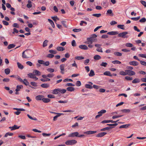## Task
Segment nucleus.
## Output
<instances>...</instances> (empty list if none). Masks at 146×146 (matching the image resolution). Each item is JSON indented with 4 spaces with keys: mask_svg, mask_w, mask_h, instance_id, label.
Listing matches in <instances>:
<instances>
[{
    "mask_svg": "<svg viewBox=\"0 0 146 146\" xmlns=\"http://www.w3.org/2000/svg\"><path fill=\"white\" fill-rule=\"evenodd\" d=\"M74 90V88L72 87H68L67 88V90L70 92L73 91Z\"/></svg>",
    "mask_w": 146,
    "mask_h": 146,
    "instance_id": "obj_19",
    "label": "nucleus"
},
{
    "mask_svg": "<svg viewBox=\"0 0 146 146\" xmlns=\"http://www.w3.org/2000/svg\"><path fill=\"white\" fill-rule=\"evenodd\" d=\"M130 125V124H125V125H121L119 127V128H127L129 127V126Z\"/></svg>",
    "mask_w": 146,
    "mask_h": 146,
    "instance_id": "obj_21",
    "label": "nucleus"
},
{
    "mask_svg": "<svg viewBox=\"0 0 146 146\" xmlns=\"http://www.w3.org/2000/svg\"><path fill=\"white\" fill-rule=\"evenodd\" d=\"M5 72L7 75L9 74L10 72V70L9 68L5 69L4 70Z\"/></svg>",
    "mask_w": 146,
    "mask_h": 146,
    "instance_id": "obj_32",
    "label": "nucleus"
},
{
    "mask_svg": "<svg viewBox=\"0 0 146 146\" xmlns=\"http://www.w3.org/2000/svg\"><path fill=\"white\" fill-rule=\"evenodd\" d=\"M81 30H82L81 29H74L72 30V31L75 32H78L80 31Z\"/></svg>",
    "mask_w": 146,
    "mask_h": 146,
    "instance_id": "obj_55",
    "label": "nucleus"
},
{
    "mask_svg": "<svg viewBox=\"0 0 146 146\" xmlns=\"http://www.w3.org/2000/svg\"><path fill=\"white\" fill-rule=\"evenodd\" d=\"M74 85L71 83H68L66 84V86H74Z\"/></svg>",
    "mask_w": 146,
    "mask_h": 146,
    "instance_id": "obj_56",
    "label": "nucleus"
},
{
    "mask_svg": "<svg viewBox=\"0 0 146 146\" xmlns=\"http://www.w3.org/2000/svg\"><path fill=\"white\" fill-rule=\"evenodd\" d=\"M128 33V32L127 31L123 32L118 34V36L119 37H121L123 38H128V36L126 35Z\"/></svg>",
    "mask_w": 146,
    "mask_h": 146,
    "instance_id": "obj_2",
    "label": "nucleus"
},
{
    "mask_svg": "<svg viewBox=\"0 0 146 146\" xmlns=\"http://www.w3.org/2000/svg\"><path fill=\"white\" fill-rule=\"evenodd\" d=\"M125 72H126L127 75H128L129 76H133L135 74V72L132 70H125Z\"/></svg>",
    "mask_w": 146,
    "mask_h": 146,
    "instance_id": "obj_4",
    "label": "nucleus"
},
{
    "mask_svg": "<svg viewBox=\"0 0 146 146\" xmlns=\"http://www.w3.org/2000/svg\"><path fill=\"white\" fill-rule=\"evenodd\" d=\"M66 89H61L60 88H59V92H60V93L62 94H64L66 92Z\"/></svg>",
    "mask_w": 146,
    "mask_h": 146,
    "instance_id": "obj_46",
    "label": "nucleus"
},
{
    "mask_svg": "<svg viewBox=\"0 0 146 146\" xmlns=\"http://www.w3.org/2000/svg\"><path fill=\"white\" fill-rule=\"evenodd\" d=\"M27 116L29 119H30L32 120H35V121H36L37 120V119L36 117L33 118L31 116H30L29 114H28L27 115Z\"/></svg>",
    "mask_w": 146,
    "mask_h": 146,
    "instance_id": "obj_48",
    "label": "nucleus"
},
{
    "mask_svg": "<svg viewBox=\"0 0 146 146\" xmlns=\"http://www.w3.org/2000/svg\"><path fill=\"white\" fill-rule=\"evenodd\" d=\"M107 134V133L106 132H101L100 133L98 134L96 136V137H102L104 136L105 135Z\"/></svg>",
    "mask_w": 146,
    "mask_h": 146,
    "instance_id": "obj_10",
    "label": "nucleus"
},
{
    "mask_svg": "<svg viewBox=\"0 0 146 146\" xmlns=\"http://www.w3.org/2000/svg\"><path fill=\"white\" fill-rule=\"evenodd\" d=\"M13 135V133H10V132H7L6 133L5 136V137H7L8 136H12Z\"/></svg>",
    "mask_w": 146,
    "mask_h": 146,
    "instance_id": "obj_35",
    "label": "nucleus"
},
{
    "mask_svg": "<svg viewBox=\"0 0 146 146\" xmlns=\"http://www.w3.org/2000/svg\"><path fill=\"white\" fill-rule=\"evenodd\" d=\"M17 66L21 70H22L24 68L23 66L19 62L17 63Z\"/></svg>",
    "mask_w": 146,
    "mask_h": 146,
    "instance_id": "obj_14",
    "label": "nucleus"
},
{
    "mask_svg": "<svg viewBox=\"0 0 146 146\" xmlns=\"http://www.w3.org/2000/svg\"><path fill=\"white\" fill-rule=\"evenodd\" d=\"M49 52L50 53L52 54H56L57 52L56 50H49Z\"/></svg>",
    "mask_w": 146,
    "mask_h": 146,
    "instance_id": "obj_49",
    "label": "nucleus"
},
{
    "mask_svg": "<svg viewBox=\"0 0 146 146\" xmlns=\"http://www.w3.org/2000/svg\"><path fill=\"white\" fill-rule=\"evenodd\" d=\"M20 126H18L17 125H15L12 127H10L9 128L11 129V131H13L19 128Z\"/></svg>",
    "mask_w": 146,
    "mask_h": 146,
    "instance_id": "obj_7",
    "label": "nucleus"
},
{
    "mask_svg": "<svg viewBox=\"0 0 146 146\" xmlns=\"http://www.w3.org/2000/svg\"><path fill=\"white\" fill-rule=\"evenodd\" d=\"M40 86L43 88H47L49 86V84H43L41 85Z\"/></svg>",
    "mask_w": 146,
    "mask_h": 146,
    "instance_id": "obj_20",
    "label": "nucleus"
},
{
    "mask_svg": "<svg viewBox=\"0 0 146 146\" xmlns=\"http://www.w3.org/2000/svg\"><path fill=\"white\" fill-rule=\"evenodd\" d=\"M121 111L124 113H128L130 112V110L129 109H124L121 110Z\"/></svg>",
    "mask_w": 146,
    "mask_h": 146,
    "instance_id": "obj_31",
    "label": "nucleus"
},
{
    "mask_svg": "<svg viewBox=\"0 0 146 146\" xmlns=\"http://www.w3.org/2000/svg\"><path fill=\"white\" fill-rule=\"evenodd\" d=\"M79 48L84 50H87L88 48L87 46L85 45H81L79 46Z\"/></svg>",
    "mask_w": 146,
    "mask_h": 146,
    "instance_id": "obj_8",
    "label": "nucleus"
},
{
    "mask_svg": "<svg viewBox=\"0 0 146 146\" xmlns=\"http://www.w3.org/2000/svg\"><path fill=\"white\" fill-rule=\"evenodd\" d=\"M119 74L120 75L123 76H125L127 75L126 72H125H125L123 71H120L119 72Z\"/></svg>",
    "mask_w": 146,
    "mask_h": 146,
    "instance_id": "obj_34",
    "label": "nucleus"
},
{
    "mask_svg": "<svg viewBox=\"0 0 146 146\" xmlns=\"http://www.w3.org/2000/svg\"><path fill=\"white\" fill-rule=\"evenodd\" d=\"M140 2L145 7H146V2L145 1L141 0L140 1Z\"/></svg>",
    "mask_w": 146,
    "mask_h": 146,
    "instance_id": "obj_59",
    "label": "nucleus"
},
{
    "mask_svg": "<svg viewBox=\"0 0 146 146\" xmlns=\"http://www.w3.org/2000/svg\"><path fill=\"white\" fill-rule=\"evenodd\" d=\"M40 80L43 82H47L50 81V79L48 78H46L45 79L42 78L40 79Z\"/></svg>",
    "mask_w": 146,
    "mask_h": 146,
    "instance_id": "obj_51",
    "label": "nucleus"
},
{
    "mask_svg": "<svg viewBox=\"0 0 146 146\" xmlns=\"http://www.w3.org/2000/svg\"><path fill=\"white\" fill-rule=\"evenodd\" d=\"M108 35H115L118 34V33L117 31H110L107 33Z\"/></svg>",
    "mask_w": 146,
    "mask_h": 146,
    "instance_id": "obj_13",
    "label": "nucleus"
},
{
    "mask_svg": "<svg viewBox=\"0 0 146 146\" xmlns=\"http://www.w3.org/2000/svg\"><path fill=\"white\" fill-rule=\"evenodd\" d=\"M15 46V45H14V44H10L7 47V48L8 49H10L11 48H14Z\"/></svg>",
    "mask_w": 146,
    "mask_h": 146,
    "instance_id": "obj_30",
    "label": "nucleus"
},
{
    "mask_svg": "<svg viewBox=\"0 0 146 146\" xmlns=\"http://www.w3.org/2000/svg\"><path fill=\"white\" fill-rule=\"evenodd\" d=\"M101 57L98 55H96L94 56V58L95 60H99L101 58Z\"/></svg>",
    "mask_w": 146,
    "mask_h": 146,
    "instance_id": "obj_27",
    "label": "nucleus"
},
{
    "mask_svg": "<svg viewBox=\"0 0 146 146\" xmlns=\"http://www.w3.org/2000/svg\"><path fill=\"white\" fill-rule=\"evenodd\" d=\"M125 79L128 80H131L133 79L132 77L129 76H126L125 77Z\"/></svg>",
    "mask_w": 146,
    "mask_h": 146,
    "instance_id": "obj_53",
    "label": "nucleus"
},
{
    "mask_svg": "<svg viewBox=\"0 0 146 146\" xmlns=\"http://www.w3.org/2000/svg\"><path fill=\"white\" fill-rule=\"evenodd\" d=\"M140 63L143 65L146 66V62L142 60H140Z\"/></svg>",
    "mask_w": 146,
    "mask_h": 146,
    "instance_id": "obj_61",
    "label": "nucleus"
},
{
    "mask_svg": "<svg viewBox=\"0 0 146 146\" xmlns=\"http://www.w3.org/2000/svg\"><path fill=\"white\" fill-rule=\"evenodd\" d=\"M108 64L106 62H102L100 64V66H103L104 67H106L107 65Z\"/></svg>",
    "mask_w": 146,
    "mask_h": 146,
    "instance_id": "obj_54",
    "label": "nucleus"
},
{
    "mask_svg": "<svg viewBox=\"0 0 146 146\" xmlns=\"http://www.w3.org/2000/svg\"><path fill=\"white\" fill-rule=\"evenodd\" d=\"M50 101V99L47 98H44L43 99L42 101L44 103H47L49 102Z\"/></svg>",
    "mask_w": 146,
    "mask_h": 146,
    "instance_id": "obj_23",
    "label": "nucleus"
},
{
    "mask_svg": "<svg viewBox=\"0 0 146 146\" xmlns=\"http://www.w3.org/2000/svg\"><path fill=\"white\" fill-rule=\"evenodd\" d=\"M54 56V55L53 54H48L46 56L47 57L49 58H52Z\"/></svg>",
    "mask_w": 146,
    "mask_h": 146,
    "instance_id": "obj_52",
    "label": "nucleus"
},
{
    "mask_svg": "<svg viewBox=\"0 0 146 146\" xmlns=\"http://www.w3.org/2000/svg\"><path fill=\"white\" fill-rule=\"evenodd\" d=\"M140 57L142 58H146V54H139Z\"/></svg>",
    "mask_w": 146,
    "mask_h": 146,
    "instance_id": "obj_64",
    "label": "nucleus"
},
{
    "mask_svg": "<svg viewBox=\"0 0 146 146\" xmlns=\"http://www.w3.org/2000/svg\"><path fill=\"white\" fill-rule=\"evenodd\" d=\"M140 82L139 79L138 78H135L134 79L132 82V83L133 84H136L137 83H139Z\"/></svg>",
    "mask_w": 146,
    "mask_h": 146,
    "instance_id": "obj_22",
    "label": "nucleus"
},
{
    "mask_svg": "<svg viewBox=\"0 0 146 146\" xmlns=\"http://www.w3.org/2000/svg\"><path fill=\"white\" fill-rule=\"evenodd\" d=\"M57 50L58 51H63L65 50V48L63 47L60 46L57 47L56 48Z\"/></svg>",
    "mask_w": 146,
    "mask_h": 146,
    "instance_id": "obj_25",
    "label": "nucleus"
},
{
    "mask_svg": "<svg viewBox=\"0 0 146 146\" xmlns=\"http://www.w3.org/2000/svg\"><path fill=\"white\" fill-rule=\"evenodd\" d=\"M112 120H105L102 121L101 122V123H108L109 122H111L112 123Z\"/></svg>",
    "mask_w": 146,
    "mask_h": 146,
    "instance_id": "obj_43",
    "label": "nucleus"
},
{
    "mask_svg": "<svg viewBox=\"0 0 146 146\" xmlns=\"http://www.w3.org/2000/svg\"><path fill=\"white\" fill-rule=\"evenodd\" d=\"M102 15L100 13H96V14H92V15L93 16L95 17L98 18L100 17Z\"/></svg>",
    "mask_w": 146,
    "mask_h": 146,
    "instance_id": "obj_36",
    "label": "nucleus"
},
{
    "mask_svg": "<svg viewBox=\"0 0 146 146\" xmlns=\"http://www.w3.org/2000/svg\"><path fill=\"white\" fill-rule=\"evenodd\" d=\"M28 77L31 78H33L35 76L32 73H29L28 74Z\"/></svg>",
    "mask_w": 146,
    "mask_h": 146,
    "instance_id": "obj_42",
    "label": "nucleus"
},
{
    "mask_svg": "<svg viewBox=\"0 0 146 146\" xmlns=\"http://www.w3.org/2000/svg\"><path fill=\"white\" fill-rule=\"evenodd\" d=\"M31 84L33 86L36 87L37 86V83L35 82H31Z\"/></svg>",
    "mask_w": 146,
    "mask_h": 146,
    "instance_id": "obj_63",
    "label": "nucleus"
},
{
    "mask_svg": "<svg viewBox=\"0 0 146 146\" xmlns=\"http://www.w3.org/2000/svg\"><path fill=\"white\" fill-rule=\"evenodd\" d=\"M3 23L5 25L7 26L9 25V23L8 22L6 21H2Z\"/></svg>",
    "mask_w": 146,
    "mask_h": 146,
    "instance_id": "obj_62",
    "label": "nucleus"
},
{
    "mask_svg": "<svg viewBox=\"0 0 146 146\" xmlns=\"http://www.w3.org/2000/svg\"><path fill=\"white\" fill-rule=\"evenodd\" d=\"M104 74L105 75H106L110 76H112V75L111 74V73L109 71H106L104 73Z\"/></svg>",
    "mask_w": 146,
    "mask_h": 146,
    "instance_id": "obj_16",
    "label": "nucleus"
},
{
    "mask_svg": "<svg viewBox=\"0 0 146 146\" xmlns=\"http://www.w3.org/2000/svg\"><path fill=\"white\" fill-rule=\"evenodd\" d=\"M23 86L22 85H17L16 87V88L15 91L17 92L19 91L21 88H23Z\"/></svg>",
    "mask_w": 146,
    "mask_h": 146,
    "instance_id": "obj_15",
    "label": "nucleus"
},
{
    "mask_svg": "<svg viewBox=\"0 0 146 146\" xmlns=\"http://www.w3.org/2000/svg\"><path fill=\"white\" fill-rule=\"evenodd\" d=\"M114 54L117 56H121L122 55V53L118 52H115L114 53Z\"/></svg>",
    "mask_w": 146,
    "mask_h": 146,
    "instance_id": "obj_40",
    "label": "nucleus"
},
{
    "mask_svg": "<svg viewBox=\"0 0 146 146\" xmlns=\"http://www.w3.org/2000/svg\"><path fill=\"white\" fill-rule=\"evenodd\" d=\"M146 21V19L144 17L142 18L139 20V22L141 23H145Z\"/></svg>",
    "mask_w": 146,
    "mask_h": 146,
    "instance_id": "obj_45",
    "label": "nucleus"
},
{
    "mask_svg": "<svg viewBox=\"0 0 146 146\" xmlns=\"http://www.w3.org/2000/svg\"><path fill=\"white\" fill-rule=\"evenodd\" d=\"M72 45L73 46H76V43L74 40H73L72 41Z\"/></svg>",
    "mask_w": 146,
    "mask_h": 146,
    "instance_id": "obj_60",
    "label": "nucleus"
},
{
    "mask_svg": "<svg viewBox=\"0 0 146 146\" xmlns=\"http://www.w3.org/2000/svg\"><path fill=\"white\" fill-rule=\"evenodd\" d=\"M114 127H105V128H104L101 129L100 130V131H105L107 130H108V129H112Z\"/></svg>",
    "mask_w": 146,
    "mask_h": 146,
    "instance_id": "obj_17",
    "label": "nucleus"
},
{
    "mask_svg": "<svg viewBox=\"0 0 146 146\" xmlns=\"http://www.w3.org/2000/svg\"><path fill=\"white\" fill-rule=\"evenodd\" d=\"M79 133L78 132H74L70 134L68 137H78Z\"/></svg>",
    "mask_w": 146,
    "mask_h": 146,
    "instance_id": "obj_5",
    "label": "nucleus"
},
{
    "mask_svg": "<svg viewBox=\"0 0 146 146\" xmlns=\"http://www.w3.org/2000/svg\"><path fill=\"white\" fill-rule=\"evenodd\" d=\"M28 50L27 49L25 51L23 52L22 53V57L24 58H29L25 54V51H27Z\"/></svg>",
    "mask_w": 146,
    "mask_h": 146,
    "instance_id": "obj_29",
    "label": "nucleus"
},
{
    "mask_svg": "<svg viewBox=\"0 0 146 146\" xmlns=\"http://www.w3.org/2000/svg\"><path fill=\"white\" fill-rule=\"evenodd\" d=\"M13 27H14L19 28V25L17 23H14L13 25Z\"/></svg>",
    "mask_w": 146,
    "mask_h": 146,
    "instance_id": "obj_57",
    "label": "nucleus"
},
{
    "mask_svg": "<svg viewBox=\"0 0 146 146\" xmlns=\"http://www.w3.org/2000/svg\"><path fill=\"white\" fill-rule=\"evenodd\" d=\"M64 67L65 65L63 64H61L60 66V68L61 70L60 73L62 74H64Z\"/></svg>",
    "mask_w": 146,
    "mask_h": 146,
    "instance_id": "obj_6",
    "label": "nucleus"
},
{
    "mask_svg": "<svg viewBox=\"0 0 146 146\" xmlns=\"http://www.w3.org/2000/svg\"><path fill=\"white\" fill-rule=\"evenodd\" d=\"M47 70L49 72L52 73L54 72V70L53 68H48L47 69Z\"/></svg>",
    "mask_w": 146,
    "mask_h": 146,
    "instance_id": "obj_47",
    "label": "nucleus"
},
{
    "mask_svg": "<svg viewBox=\"0 0 146 146\" xmlns=\"http://www.w3.org/2000/svg\"><path fill=\"white\" fill-rule=\"evenodd\" d=\"M22 82L26 86L29 85V83L26 79H24Z\"/></svg>",
    "mask_w": 146,
    "mask_h": 146,
    "instance_id": "obj_33",
    "label": "nucleus"
},
{
    "mask_svg": "<svg viewBox=\"0 0 146 146\" xmlns=\"http://www.w3.org/2000/svg\"><path fill=\"white\" fill-rule=\"evenodd\" d=\"M129 64L130 65L133 66H137L139 64L137 62L135 61L130 62H129Z\"/></svg>",
    "mask_w": 146,
    "mask_h": 146,
    "instance_id": "obj_11",
    "label": "nucleus"
},
{
    "mask_svg": "<svg viewBox=\"0 0 146 146\" xmlns=\"http://www.w3.org/2000/svg\"><path fill=\"white\" fill-rule=\"evenodd\" d=\"M48 40H45L43 42V47H45L47 45V43L48 42Z\"/></svg>",
    "mask_w": 146,
    "mask_h": 146,
    "instance_id": "obj_38",
    "label": "nucleus"
},
{
    "mask_svg": "<svg viewBox=\"0 0 146 146\" xmlns=\"http://www.w3.org/2000/svg\"><path fill=\"white\" fill-rule=\"evenodd\" d=\"M33 73L38 76H40L41 75L40 72L37 70H35L33 71Z\"/></svg>",
    "mask_w": 146,
    "mask_h": 146,
    "instance_id": "obj_18",
    "label": "nucleus"
},
{
    "mask_svg": "<svg viewBox=\"0 0 146 146\" xmlns=\"http://www.w3.org/2000/svg\"><path fill=\"white\" fill-rule=\"evenodd\" d=\"M85 87L86 88L89 89H92L93 88V87L92 85L89 84H86L85 85Z\"/></svg>",
    "mask_w": 146,
    "mask_h": 146,
    "instance_id": "obj_41",
    "label": "nucleus"
},
{
    "mask_svg": "<svg viewBox=\"0 0 146 146\" xmlns=\"http://www.w3.org/2000/svg\"><path fill=\"white\" fill-rule=\"evenodd\" d=\"M75 58L78 60H80L83 59H84V57L82 56H77L75 57Z\"/></svg>",
    "mask_w": 146,
    "mask_h": 146,
    "instance_id": "obj_58",
    "label": "nucleus"
},
{
    "mask_svg": "<svg viewBox=\"0 0 146 146\" xmlns=\"http://www.w3.org/2000/svg\"><path fill=\"white\" fill-rule=\"evenodd\" d=\"M59 88L55 89L53 90V93L54 94H57L59 92Z\"/></svg>",
    "mask_w": 146,
    "mask_h": 146,
    "instance_id": "obj_28",
    "label": "nucleus"
},
{
    "mask_svg": "<svg viewBox=\"0 0 146 146\" xmlns=\"http://www.w3.org/2000/svg\"><path fill=\"white\" fill-rule=\"evenodd\" d=\"M97 132V131H88L86 132H85L84 133L89 135V134H93L95 133H96Z\"/></svg>",
    "mask_w": 146,
    "mask_h": 146,
    "instance_id": "obj_12",
    "label": "nucleus"
},
{
    "mask_svg": "<svg viewBox=\"0 0 146 146\" xmlns=\"http://www.w3.org/2000/svg\"><path fill=\"white\" fill-rule=\"evenodd\" d=\"M125 46L127 47H132L133 46V44L130 43H127L125 44Z\"/></svg>",
    "mask_w": 146,
    "mask_h": 146,
    "instance_id": "obj_39",
    "label": "nucleus"
},
{
    "mask_svg": "<svg viewBox=\"0 0 146 146\" xmlns=\"http://www.w3.org/2000/svg\"><path fill=\"white\" fill-rule=\"evenodd\" d=\"M112 63L113 64H120L121 62L119 61L118 60H115L112 61Z\"/></svg>",
    "mask_w": 146,
    "mask_h": 146,
    "instance_id": "obj_44",
    "label": "nucleus"
},
{
    "mask_svg": "<svg viewBox=\"0 0 146 146\" xmlns=\"http://www.w3.org/2000/svg\"><path fill=\"white\" fill-rule=\"evenodd\" d=\"M106 112V110H102L98 112V114H102L105 113Z\"/></svg>",
    "mask_w": 146,
    "mask_h": 146,
    "instance_id": "obj_50",
    "label": "nucleus"
},
{
    "mask_svg": "<svg viewBox=\"0 0 146 146\" xmlns=\"http://www.w3.org/2000/svg\"><path fill=\"white\" fill-rule=\"evenodd\" d=\"M87 42H86V44H92L93 42L96 41L97 40L96 38H93L91 36L90 37L88 38H87Z\"/></svg>",
    "mask_w": 146,
    "mask_h": 146,
    "instance_id": "obj_1",
    "label": "nucleus"
},
{
    "mask_svg": "<svg viewBox=\"0 0 146 146\" xmlns=\"http://www.w3.org/2000/svg\"><path fill=\"white\" fill-rule=\"evenodd\" d=\"M95 75V73L94 70H91L90 71V72L89 74V76L90 77H92L94 76Z\"/></svg>",
    "mask_w": 146,
    "mask_h": 146,
    "instance_id": "obj_24",
    "label": "nucleus"
},
{
    "mask_svg": "<svg viewBox=\"0 0 146 146\" xmlns=\"http://www.w3.org/2000/svg\"><path fill=\"white\" fill-rule=\"evenodd\" d=\"M117 27L119 29H121L124 30V25H119L117 26Z\"/></svg>",
    "mask_w": 146,
    "mask_h": 146,
    "instance_id": "obj_37",
    "label": "nucleus"
},
{
    "mask_svg": "<svg viewBox=\"0 0 146 146\" xmlns=\"http://www.w3.org/2000/svg\"><path fill=\"white\" fill-rule=\"evenodd\" d=\"M44 97V96L42 95H39L36 96V99L37 100H42Z\"/></svg>",
    "mask_w": 146,
    "mask_h": 146,
    "instance_id": "obj_9",
    "label": "nucleus"
},
{
    "mask_svg": "<svg viewBox=\"0 0 146 146\" xmlns=\"http://www.w3.org/2000/svg\"><path fill=\"white\" fill-rule=\"evenodd\" d=\"M28 3L27 5V7L29 8L31 7L32 6L31 2L30 0H28Z\"/></svg>",
    "mask_w": 146,
    "mask_h": 146,
    "instance_id": "obj_26",
    "label": "nucleus"
},
{
    "mask_svg": "<svg viewBox=\"0 0 146 146\" xmlns=\"http://www.w3.org/2000/svg\"><path fill=\"white\" fill-rule=\"evenodd\" d=\"M77 142V141L75 140H71L66 141L65 144L67 145H72L76 144Z\"/></svg>",
    "mask_w": 146,
    "mask_h": 146,
    "instance_id": "obj_3",
    "label": "nucleus"
}]
</instances>
